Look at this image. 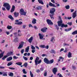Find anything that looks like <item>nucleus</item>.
<instances>
[{"label":"nucleus","mask_w":77,"mask_h":77,"mask_svg":"<svg viewBox=\"0 0 77 77\" xmlns=\"http://www.w3.org/2000/svg\"><path fill=\"white\" fill-rule=\"evenodd\" d=\"M39 58L37 57L35 60V65L36 66H37L38 64H39V63H41V62H42L41 60H40L39 61Z\"/></svg>","instance_id":"nucleus-1"},{"label":"nucleus","mask_w":77,"mask_h":77,"mask_svg":"<svg viewBox=\"0 0 77 77\" xmlns=\"http://www.w3.org/2000/svg\"><path fill=\"white\" fill-rule=\"evenodd\" d=\"M3 6L4 7L6 8V9L7 11H9L10 9L11 8V5L9 4L8 3H6L4 4Z\"/></svg>","instance_id":"nucleus-2"},{"label":"nucleus","mask_w":77,"mask_h":77,"mask_svg":"<svg viewBox=\"0 0 77 77\" xmlns=\"http://www.w3.org/2000/svg\"><path fill=\"white\" fill-rule=\"evenodd\" d=\"M20 14L21 15H26V12H24V10L23 8H21L20 10Z\"/></svg>","instance_id":"nucleus-3"},{"label":"nucleus","mask_w":77,"mask_h":77,"mask_svg":"<svg viewBox=\"0 0 77 77\" xmlns=\"http://www.w3.org/2000/svg\"><path fill=\"white\" fill-rule=\"evenodd\" d=\"M55 11L56 9L54 8H52L50 9V12L51 14H54Z\"/></svg>","instance_id":"nucleus-4"},{"label":"nucleus","mask_w":77,"mask_h":77,"mask_svg":"<svg viewBox=\"0 0 77 77\" xmlns=\"http://www.w3.org/2000/svg\"><path fill=\"white\" fill-rule=\"evenodd\" d=\"M46 22L48 25H53V22L50 19H47L46 20Z\"/></svg>","instance_id":"nucleus-5"},{"label":"nucleus","mask_w":77,"mask_h":77,"mask_svg":"<svg viewBox=\"0 0 77 77\" xmlns=\"http://www.w3.org/2000/svg\"><path fill=\"white\" fill-rule=\"evenodd\" d=\"M47 29H48V28L47 27H44L43 28L41 29V31L43 33H44L47 32Z\"/></svg>","instance_id":"nucleus-6"},{"label":"nucleus","mask_w":77,"mask_h":77,"mask_svg":"<svg viewBox=\"0 0 77 77\" xmlns=\"http://www.w3.org/2000/svg\"><path fill=\"white\" fill-rule=\"evenodd\" d=\"M62 23H63V21H62V20L58 21L57 22L58 26H59V27H60V26H62V25L63 24Z\"/></svg>","instance_id":"nucleus-7"},{"label":"nucleus","mask_w":77,"mask_h":77,"mask_svg":"<svg viewBox=\"0 0 77 77\" xmlns=\"http://www.w3.org/2000/svg\"><path fill=\"white\" fill-rule=\"evenodd\" d=\"M76 16H77V11H75L74 13H72V17L74 19L75 17H76Z\"/></svg>","instance_id":"nucleus-8"},{"label":"nucleus","mask_w":77,"mask_h":77,"mask_svg":"<svg viewBox=\"0 0 77 77\" xmlns=\"http://www.w3.org/2000/svg\"><path fill=\"white\" fill-rule=\"evenodd\" d=\"M57 71V68H54L52 70V72L54 74L56 75V72Z\"/></svg>","instance_id":"nucleus-9"},{"label":"nucleus","mask_w":77,"mask_h":77,"mask_svg":"<svg viewBox=\"0 0 77 77\" xmlns=\"http://www.w3.org/2000/svg\"><path fill=\"white\" fill-rule=\"evenodd\" d=\"M44 62H45V63L48 64L49 60L47 58H45L44 59Z\"/></svg>","instance_id":"nucleus-10"},{"label":"nucleus","mask_w":77,"mask_h":77,"mask_svg":"<svg viewBox=\"0 0 77 77\" xmlns=\"http://www.w3.org/2000/svg\"><path fill=\"white\" fill-rule=\"evenodd\" d=\"M40 47L41 48H46V49H48V46L47 45V46H45V45H40Z\"/></svg>","instance_id":"nucleus-11"},{"label":"nucleus","mask_w":77,"mask_h":77,"mask_svg":"<svg viewBox=\"0 0 77 77\" xmlns=\"http://www.w3.org/2000/svg\"><path fill=\"white\" fill-rule=\"evenodd\" d=\"M59 59L57 60V62H59L60 61L61 59L62 60L61 62H63V59H64V58L63 57H60Z\"/></svg>","instance_id":"nucleus-12"},{"label":"nucleus","mask_w":77,"mask_h":77,"mask_svg":"<svg viewBox=\"0 0 77 77\" xmlns=\"http://www.w3.org/2000/svg\"><path fill=\"white\" fill-rule=\"evenodd\" d=\"M14 15L15 18H17V17H18V16H19V13L15 12L14 13Z\"/></svg>","instance_id":"nucleus-13"},{"label":"nucleus","mask_w":77,"mask_h":77,"mask_svg":"<svg viewBox=\"0 0 77 77\" xmlns=\"http://www.w3.org/2000/svg\"><path fill=\"white\" fill-rule=\"evenodd\" d=\"M15 6L13 5L12 6V8L11 9V11H10V12L11 13H12L14 11H15Z\"/></svg>","instance_id":"nucleus-14"},{"label":"nucleus","mask_w":77,"mask_h":77,"mask_svg":"<svg viewBox=\"0 0 77 77\" xmlns=\"http://www.w3.org/2000/svg\"><path fill=\"white\" fill-rule=\"evenodd\" d=\"M49 6H50L54 7V8H56V5L50 2H49Z\"/></svg>","instance_id":"nucleus-15"},{"label":"nucleus","mask_w":77,"mask_h":77,"mask_svg":"<svg viewBox=\"0 0 77 77\" xmlns=\"http://www.w3.org/2000/svg\"><path fill=\"white\" fill-rule=\"evenodd\" d=\"M38 35L39 36V38L40 39H43V38H44V35L43 34H41V33H39Z\"/></svg>","instance_id":"nucleus-16"},{"label":"nucleus","mask_w":77,"mask_h":77,"mask_svg":"<svg viewBox=\"0 0 77 77\" xmlns=\"http://www.w3.org/2000/svg\"><path fill=\"white\" fill-rule=\"evenodd\" d=\"M36 10L39 11V10H41L42 9V7L41 6H38L35 9Z\"/></svg>","instance_id":"nucleus-17"},{"label":"nucleus","mask_w":77,"mask_h":77,"mask_svg":"<svg viewBox=\"0 0 77 77\" xmlns=\"http://www.w3.org/2000/svg\"><path fill=\"white\" fill-rule=\"evenodd\" d=\"M32 23L33 24H35L36 23V20L35 18H33V20L32 21Z\"/></svg>","instance_id":"nucleus-18"},{"label":"nucleus","mask_w":77,"mask_h":77,"mask_svg":"<svg viewBox=\"0 0 77 77\" xmlns=\"http://www.w3.org/2000/svg\"><path fill=\"white\" fill-rule=\"evenodd\" d=\"M7 56H11V55H13V52L11 51L9 52H8L7 54Z\"/></svg>","instance_id":"nucleus-19"},{"label":"nucleus","mask_w":77,"mask_h":77,"mask_svg":"<svg viewBox=\"0 0 77 77\" xmlns=\"http://www.w3.org/2000/svg\"><path fill=\"white\" fill-rule=\"evenodd\" d=\"M29 50V46H28L25 49V52H26L28 53Z\"/></svg>","instance_id":"nucleus-20"},{"label":"nucleus","mask_w":77,"mask_h":77,"mask_svg":"<svg viewBox=\"0 0 77 77\" xmlns=\"http://www.w3.org/2000/svg\"><path fill=\"white\" fill-rule=\"evenodd\" d=\"M54 62V60L53 59L50 60V61H49V63L48 64H51L53 63Z\"/></svg>","instance_id":"nucleus-21"},{"label":"nucleus","mask_w":77,"mask_h":77,"mask_svg":"<svg viewBox=\"0 0 77 77\" xmlns=\"http://www.w3.org/2000/svg\"><path fill=\"white\" fill-rule=\"evenodd\" d=\"M38 2L40 4L42 5H44V2H43V1H42V0H38Z\"/></svg>","instance_id":"nucleus-22"},{"label":"nucleus","mask_w":77,"mask_h":77,"mask_svg":"<svg viewBox=\"0 0 77 77\" xmlns=\"http://www.w3.org/2000/svg\"><path fill=\"white\" fill-rule=\"evenodd\" d=\"M5 54V51H3L0 54V59H1L3 56V54Z\"/></svg>","instance_id":"nucleus-23"},{"label":"nucleus","mask_w":77,"mask_h":77,"mask_svg":"<svg viewBox=\"0 0 77 77\" xmlns=\"http://www.w3.org/2000/svg\"><path fill=\"white\" fill-rule=\"evenodd\" d=\"M32 40H33V37H31L28 40V41H29V42L30 43H32Z\"/></svg>","instance_id":"nucleus-24"},{"label":"nucleus","mask_w":77,"mask_h":77,"mask_svg":"<svg viewBox=\"0 0 77 77\" xmlns=\"http://www.w3.org/2000/svg\"><path fill=\"white\" fill-rule=\"evenodd\" d=\"M8 18L11 20H14V18L12 17V16L11 15H9L8 16Z\"/></svg>","instance_id":"nucleus-25"},{"label":"nucleus","mask_w":77,"mask_h":77,"mask_svg":"<svg viewBox=\"0 0 77 77\" xmlns=\"http://www.w3.org/2000/svg\"><path fill=\"white\" fill-rule=\"evenodd\" d=\"M68 27V25H65L64 24H63L61 26V27Z\"/></svg>","instance_id":"nucleus-26"},{"label":"nucleus","mask_w":77,"mask_h":77,"mask_svg":"<svg viewBox=\"0 0 77 77\" xmlns=\"http://www.w3.org/2000/svg\"><path fill=\"white\" fill-rule=\"evenodd\" d=\"M54 15V14H51L50 15V17H51V19H52V20H54V17H53Z\"/></svg>","instance_id":"nucleus-27"},{"label":"nucleus","mask_w":77,"mask_h":77,"mask_svg":"<svg viewBox=\"0 0 77 77\" xmlns=\"http://www.w3.org/2000/svg\"><path fill=\"white\" fill-rule=\"evenodd\" d=\"M12 60V57H10L7 59V61H10V60Z\"/></svg>","instance_id":"nucleus-28"},{"label":"nucleus","mask_w":77,"mask_h":77,"mask_svg":"<svg viewBox=\"0 0 77 77\" xmlns=\"http://www.w3.org/2000/svg\"><path fill=\"white\" fill-rule=\"evenodd\" d=\"M71 29H72V28H69L68 29H64L65 31L66 32H69V31H70V30H71Z\"/></svg>","instance_id":"nucleus-29"},{"label":"nucleus","mask_w":77,"mask_h":77,"mask_svg":"<svg viewBox=\"0 0 77 77\" xmlns=\"http://www.w3.org/2000/svg\"><path fill=\"white\" fill-rule=\"evenodd\" d=\"M2 75L3 76H8V75H7V72H3Z\"/></svg>","instance_id":"nucleus-30"},{"label":"nucleus","mask_w":77,"mask_h":77,"mask_svg":"<svg viewBox=\"0 0 77 77\" xmlns=\"http://www.w3.org/2000/svg\"><path fill=\"white\" fill-rule=\"evenodd\" d=\"M72 35H77V30H75V31L73 32L72 33Z\"/></svg>","instance_id":"nucleus-31"},{"label":"nucleus","mask_w":77,"mask_h":77,"mask_svg":"<svg viewBox=\"0 0 77 77\" xmlns=\"http://www.w3.org/2000/svg\"><path fill=\"white\" fill-rule=\"evenodd\" d=\"M47 75V71L45 70V72L44 74V75L45 77H46Z\"/></svg>","instance_id":"nucleus-32"},{"label":"nucleus","mask_w":77,"mask_h":77,"mask_svg":"<svg viewBox=\"0 0 77 77\" xmlns=\"http://www.w3.org/2000/svg\"><path fill=\"white\" fill-rule=\"evenodd\" d=\"M7 28L8 29V30H10V29H11L12 28V27L11 26L8 25L7 27Z\"/></svg>","instance_id":"nucleus-33"},{"label":"nucleus","mask_w":77,"mask_h":77,"mask_svg":"<svg viewBox=\"0 0 77 77\" xmlns=\"http://www.w3.org/2000/svg\"><path fill=\"white\" fill-rule=\"evenodd\" d=\"M72 55V54L71 53V52H69L68 53V57L69 58L70 57H71L72 56L71 55Z\"/></svg>","instance_id":"nucleus-34"},{"label":"nucleus","mask_w":77,"mask_h":77,"mask_svg":"<svg viewBox=\"0 0 77 77\" xmlns=\"http://www.w3.org/2000/svg\"><path fill=\"white\" fill-rule=\"evenodd\" d=\"M23 24V23L22 22L20 21V22L17 23H15V24H17L18 25H21V24Z\"/></svg>","instance_id":"nucleus-35"},{"label":"nucleus","mask_w":77,"mask_h":77,"mask_svg":"<svg viewBox=\"0 0 77 77\" xmlns=\"http://www.w3.org/2000/svg\"><path fill=\"white\" fill-rule=\"evenodd\" d=\"M8 56L7 55L4 56V57L2 58V60H5V59H6L7 57H8Z\"/></svg>","instance_id":"nucleus-36"},{"label":"nucleus","mask_w":77,"mask_h":77,"mask_svg":"<svg viewBox=\"0 0 77 77\" xmlns=\"http://www.w3.org/2000/svg\"><path fill=\"white\" fill-rule=\"evenodd\" d=\"M16 64H17V65H18L21 66V65H22V63H21L20 62H18V63H16Z\"/></svg>","instance_id":"nucleus-37"},{"label":"nucleus","mask_w":77,"mask_h":77,"mask_svg":"<svg viewBox=\"0 0 77 77\" xmlns=\"http://www.w3.org/2000/svg\"><path fill=\"white\" fill-rule=\"evenodd\" d=\"M23 47V46L22 45H20V44L19 45V47L18 48V49H20V48H21L22 47Z\"/></svg>","instance_id":"nucleus-38"},{"label":"nucleus","mask_w":77,"mask_h":77,"mask_svg":"<svg viewBox=\"0 0 77 77\" xmlns=\"http://www.w3.org/2000/svg\"><path fill=\"white\" fill-rule=\"evenodd\" d=\"M30 74L31 77H33V74L32 73V72L31 71H30Z\"/></svg>","instance_id":"nucleus-39"},{"label":"nucleus","mask_w":77,"mask_h":77,"mask_svg":"<svg viewBox=\"0 0 77 77\" xmlns=\"http://www.w3.org/2000/svg\"><path fill=\"white\" fill-rule=\"evenodd\" d=\"M28 64L27 63H25L23 65V66H24L25 67H27V66Z\"/></svg>","instance_id":"nucleus-40"},{"label":"nucleus","mask_w":77,"mask_h":77,"mask_svg":"<svg viewBox=\"0 0 77 77\" xmlns=\"http://www.w3.org/2000/svg\"><path fill=\"white\" fill-rule=\"evenodd\" d=\"M12 65V63L10 62L7 64V66H11V65Z\"/></svg>","instance_id":"nucleus-41"},{"label":"nucleus","mask_w":77,"mask_h":77,"mask_svg":"<svg viewBox=\"0 0 77 77\" xmlns=\"http://www.w3.org/2000/svg\"><path fill=\"white\" fill-rule=\"evenodd\" d=\"M65 8L66 9H69V5H67L65 6Z\"/></svg>","instance_id":"nucleus-42"},{"label":"nucleus","mask_w":77,"mask_h":77,"mask_svg":"<svg viewBox=\"0 0 77 77\" xmlns=\"http://www.w3.org/2000/svg\"><path fill=\"white\" fill-rule=\"evenodd\" d=\"M23 74H27V72H26V70L25 69H23Z\"/></svg>","instance_id":"nucleus-43"},{"label":"nucleus","mask_w":77,"mask_h":77,"mask_svg":"<svg viewBox=\"0 0 77 77\" xmlns=\"http://www.w3.org/2000/svg\"><path fill=\"white\" fill-rule=\"evenodd\" d=\"M9 76H11V77H13V76H14V73L12 72H11L9 74Z\"/></svg>","instance_id":"nucleus-44"},{"label":"nucleus","mask_w":77,"mask_h":77,"mask_svg":"<svg viewBox=\"0 0 77 77\" xmlns=\"http://www.w3.org/2000/svg\"><path fill=\"white\" fill-rule=\"evenodd\" d=\"M23 57L24 59V60H26V61H27V60H28L27 58V57H26L23 56Z\"/></svg>","instance_id":"nucleus-45"},{"label":"nucleus","mask_w":77,"mask_h":77,"mask_svg":"<svg viewBox=\"0 0 77 77\" xmlns=\"http://www.w3.org/2000/svg\"><path fill=\"white\" fill-rule=\"evenodd\" d=\"M14 42H18V38H16L14 39Z\"/></svg>","instance_id":"nucleus-46"},{"label":"nucleus","mask_w":77,"mask_h":77,"mask_svg":"<svg viewBox=\"0 0 77 77\" xmlns=\"http://www.w3.org/2000/svg\"><path fill=\"white\" fill-rule=\"evenodd\" d=\"M51 53H54V54H55V51L54 50L52 49L51 50Z\"/></svg>","instance_id":"nucleus-47"},{"label":"nucleus","mask_w":77,"mask_h":77,"mask_svg":"<svg viewBox=\"0 0 77 77\" xmlns=\"http://www.w3.org/2000/svg\"><path fill=\"white\" fill-rule=\"evenodd\" d=\"M55 26L57 30H59V27H58V26H57V25H55Z\"/></svg>","instance_id":"nucleus-48"},{"label":"nucleus","mask_w":77,"mask_h":77,"mask_svg":"<svg viewBox=\"0 0 77 77\" xmlns=\"http://www.w3.org/2000/svg\"><path fill=\"white\" fill-rule=\"evenodd\" d=\"M72 69H74V70H75V69H76V67L75 66H72Z\"/></svg>","instance_id":"nucleus-49"},{"label":"nucleus","mask_w":77,"mask_h":77,"mask_svg":"<svg viewBox=\"0 0 77 77\" xmlns=\"http://www.w3.org/2000/svg\"><path fill=\"white\" fill-rule=\"evenodd\" d=\"M54 39V37H53L51 39V42H53V41Z\"/></svg>","instance_id":"nucleus-50"},{"label":"nucleus","mask_w":77,"mask_h":77,"mask_svg":"<svg viewBox=\"0 0 77 77\" xmlns=\"http://www.w3.org/2000/svg\"><path fill=\"white\" fill-rule=\"evenodd\" d=\"M31 49L32 50H35V47H34L33 46L31 45Z\"/></svg>","instance_id":"nucleus-51"},{"label":"nucleus","mask_w":77,"mask_h":77,"mask_svg":"<svg viewBox=\"0 0 77 77\" xmlns=\"http://www.w3.org/2000/svg\"><path fill=\"white\" fill-rule=\"evenodd\" d=\"M9 68L10 69H11V70H14L15 69V68L13 67H9Z\"/></svg>","instance_id":"nucleus-52"},{"label":"nucleus","mask_w":77,"mask_h":77,"mask_svg":"<svg viewBox=\"0 0 77 77\" xmlns=\"http://www.w3.org/2000/svg\"><path fill=\"white\" fill-rule=\"evenodd\" d=\"M24 49H23L21 50V52L22 54H23L24 53Z\"/></svg>","instance_id":"nucleus-53"},{"label":"nucleus","mask_w":77,"mask_h":77,"mask_svg":"<svg viewBox=\"0 0 77 77\" xmlns=\"http://www.w3.org/2000/svg\"><path fill=\"white\" fill-rule=\"evenodd\" d=\"M24 42H21V44H20L23 46V45H24Z\"/></svg>","instance_id":"nucleus-54"},{"label":"nucleus","mask_w":77,"mask_h":77,"mask_svg":"<svg viewBox=\"0 0 77 77\" xmlns=\"http://www.w3.org/2000/svg\"><path fill=\"white\" fill-rule=\"evenodd\" d=\"M68 24L69 26H71L72 25V22H68Z\"/></svg>","instance_id":"nucleus-55"},{"label":"nucleus","mask_w":77,"mask_h":77,"mask_svg":"<svg viewBox=\"0 0 77 77\" xmlns=\"http://www.w3.org/2000/svg\"><path fill=\"white\" fill-rule=\"evenodd\" d=\"M18 57L15 56H14L13 57V59H18Z\"/></svg>","instance_id":"nucleus-56"},{"label":"nucleus","mask_w":77,"mask_h":77,"mask_svg":"<svg viewBox=\"0 0 77 77\" xmlns=\"http://www.w3.org/2000/svg\"><path fill=\"white\" fill-rule=\"evenodd\" d=\"M29 27H33V26H32V25L31 24H29Z\"/></svg>","instance_id":"nucleus-57"},{"label":"nucleus","mask_w":77,"mask_h":77,"mask_svg":"<svg viewBox=\"0 0 77 77\" xmlns=\"http://www.w3.org/2000/svg\"><path fill=\"white\" fill-rule=\"evenodd\" d=\"M33 59V57H30L29 60H32Z\"/></svg>","instance_id":"nucleus-58"},{"label":"nucleus","mask_w":77,"mask_h":77,"mask_svg":"<svg viewBox=\"0 0 77 77\" xmlns=\"http://www.w3.org/2000/svg\"><path fill=\"white\" fill-rule=\"evenodd\" d=\"M5 67H3L2 66H0V69H5Z\"/></svg>","instance_id":"nucleus-59"},{"label":"nucleus","mask_w":77,"mask_h":77,"mask_svg":"<svg viewBox=\"0 0 77 77\" xmlns=\"http://www.w3.org/2000/svg\"><path fill=\"white\" fill-rule=\"evenodd\" d=\"M36 72H40V70L39 69H37L36 70Z\"/></svg>","instance_id":"nucleus-60"},{"label":"nucleus","mask_w":77,"mask_h":77,"mask_svg":"<svg viewBox=\"0 0 77 77\" xmlns=\"http://www.w3.org/2000/svg\"><path fill=\"white\" fill-rule=\"evenodd\" d=\"M40 69V71H42L44 70V68L42 67Z\"/></svg>","instance_id":"nucleus-61"},{"label":"nucleus","mask_w":77,"mask_h":77,"mask_svg":"<svg viewBox=\"0 0 77 77\" xmlns=\"http://www.w3.org/2000/svg\"><path fill=\"white\" fill-rule=\"evenodd\" d=\"M63 2L64 3H66L67 2V0H63Z\"/></svg>","instance_id":"nucleus-62"},{"label":"nucleus","mask_w":77,"mask_h":77,"mask_svg":"<svg viewBox=\"0 0 77 77\" xmlns=\"http://www.w3.org/2000/svg\"><path fill=\"white\" fill-rule=\"evenodd\" d=\"M22 35L21 34V33H19L18 34V36H21Z\"/></svg>","instance_id":"nucleus-63"},{"label":"nucleus","mask_w":77,"mask_h":77,"mask_svg":"<svg viewBox=\"0 0 77 77\" xmlns=\"http://www.w3.org/2000/svg\"><path fill=\"white\" fill-rule=\"evenodd\" d=\"M26 25H23V29H25L26 28Z\"/></svg>","instance_id":"nucleus-64"}]
</instances>
